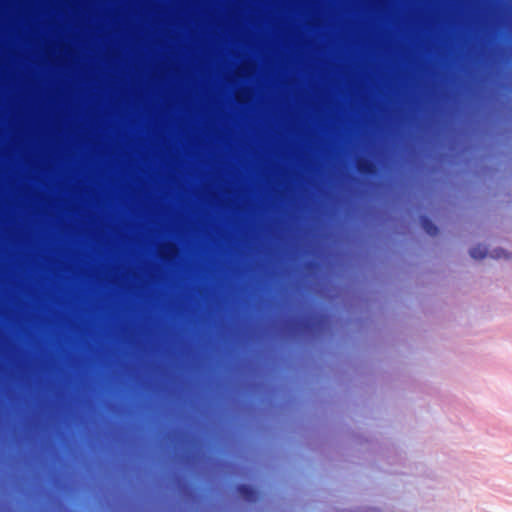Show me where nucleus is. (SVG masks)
Returning <instances> with one entry per match:
<instances>
[{
	"label": "nucleus",
	"instance_id": "obj_1",
	"mask_svg": "<svg viewBox=\"0 0 512 512\" xmlns=\"http://www.w3.org/2000/svg\"><path fill=\"white\" fill-rule=\"evenodd\" d=\"M328 324V317L325 314H314L299 319L291 320L286 324L287 331L291 335L311 334L321 332Z\"/></svg>",
	"mask_w": 512,
	"mask_h": 512
},
{
	"label": "nucleus",
	"instance_id": "obj_2",
	"mask_svg": "<svg viewBox=\"0 0 512 512\" xmlns=\"http://www.w3.org/2000/svg\"><path fill=\"white\" fill-rule=\"evenodd\" d=\"M235 491L239 498L248 503H257L260 499V492L249 484H238Z\"/></svg>",
	"mask_w": 512,
	"mask_h": 512
},
{
	"label": "nucleus",
	"instance_id": "obj_3",
	"mask_svg": "<svg viewBox=\"0 0 512 512\" xmlns=\"http://www.w3.org/2000/svg\"><path fill=\"white\" fill-rule=\"evenodd\" d=\"M420 224L429 236L435 237L439 234V228L427 216H420Z\"/></svg>",
	"mask_w": 512,
	"mask_h": 512
},
{
	"label": "nucleus",
	"instance_id": "obj_4",
	"mask_svg": "<svg viewBox=\"0 0 512 512\" xmlns=\"http://www.w3.org/2000/svg\"><path fill=\"white\" fill-rule=\"evenodd\" d=\"M488 254L489 252L487 250V247L481 244L474 246L469 250V255L471 256V258L475 260H481L485 258Z\"/></svg>",
	"mask_w": 512,
	"mask_h": 512
},
{
	"label": "nucleus",
	"instance_id": "obj_5",
	"mask_svg": "<svg viewBox=\"0 0 512 512\" xmlns=\"http://www.w3.org/2000/svg\"><path fill=\"white\" fill-rule=\"evenodd\" d=\"M489 256L494 259H509L511 257V254L504 250L503 248H495L491 252H489Z\"/></svg>",
	"mask_w": 512,
	"mask_h": 512
},
{
	"label": "nucleus",
	"instance_id": "obj_6",
	"mask_svg": "<svg viewBox=\"0 0 512 512\" xmlns=\"http://www.w3.org/2000/svg\"><path fill=\"white\" fill-rule=\"evenodd\" d=\"M179 490H180L181 494H182L184 497H186V498H188V499H190V498H192V497H193L192 490L190 489V487H189L188 485H186V484H180V483H179Z\"/></svg>",
	"mask_w": 512,
	"mask_h": 512
},
{
	"label": "nucleus",
	"instance_id": "obj_7",
	"mask_svg": "<svg viewBox=\"0 0 512 512\" xmlns=\"http://www.w3.org/2000/svg\"><path fill=\"white\" fill-rule=\"evenodd\" d=\"M315 268H316V264L315 263L309 262V263L305 264V269L307 271H309V272L313 271Z\"/></svg>",
	"mask_w": 512,
	"mask_h": 512
},
{
	"label": "nucleus",
	"instance_id": "obj_8",
	"mask_svg": "<svg viewBox=\"0 0 512 512\" xmlns=\"http://www.w3.org/2000/svg\"><path fill=\"white\" fill-rule=\"evenodd\" d=\"M367 166H368V170L366 171V173H371L370 169L371 168L374 169V165H371L370 163H368Z\"/></svg>",
	"mask_w": 512,
	"mask_h": 512
},
{
	"label": "nucleus",
	"instance_id": "obj_9",
	"mask_svg": "<svg viewBox=\"0 0 512 512\" xmlns=\"http://www.w3.org/2000/svg\"><path fill=\"white\" fill-rule=\"evenodd\" d=\"M33 343H34V348H35V347H36V339H35V338H34V340H33ZM35 373H36V372L34 371V374H35ZM35 427H36V422L34 421V428H35Z\"/></svg>",
	"mask_w": 512,
	"mask_h": 512
},
{
	"label": "nucleus",
	"instance_id": "obj_10",
	"mask_svg": "<svg viewBox=\"0 0 512 512\" xmlns=\"http://www.w3.org/2000/svg\"><path fill=\"white\" fill-rule=\"evenodd\" d=\"M33 185H34V187L36 186V181H35V180H34V182H33Z\"/></svg>",
	"mask_w": 512,
	"mask_h": 512
}]
</instances>
